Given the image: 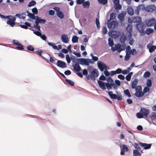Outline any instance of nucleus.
Listing matches in <instances>:
<instances>
[{"label":"nucleus","instance_id":"40","mask_svg":"<svg viewBox=\"0 0 156 156\" xmlns=\"http://www.w3.org/2000/svg\"><path fill=\"white\" fill-rule=\"evenodd\" d=\"M108 44L110 46H111L114 44V42L112 39L111 38H109L108 40Z\"/></svg>","mask_w":156,"mask_h":156},{"label":"nucleus","instance_id":"50","mask_svg":"<svg viewBox=\"0 0 156 156\" xmlns=\"http://www.w3.org/2000/svg\"><path fill=\"white\" fill-rule=\"evenodd\" d=\"M96 23L97 27L99 29L100 27V23L98 19V18H96Z\"/></svg>","mask_w":156,"mask_h":156},{"label":"nucleus","instance_id":"29","mask_svg":"<svg viewBox=\"0 0 156 156\" xmlns=\"http://www.w3.org/2000/svg\"><path fill=\"white\" fill-rule=\"evenodd\" d=\"M153 31H154L153 29H151V28H148L146 30L145 33L146 34L148 35V34H151L153 32Z\"/></svg>","mask_w":156,"mask_h":156},{"label":"nucleus","instance_id":"56","mask_svg":"<svg viewBox=\"0 0 156 156\" xmlns=\"http://www.w3.org/2000/svg\"><path fill=\"white\" fill-rule=\"evenodd\" d=\"M66 81L70 85H73L74 83L73 81H72L68 79H66Z\"/></svg>","mask_w":156,"mask_h":156},{"label":"nucleus","instance_id":"39","mask_svg":"<svg viewBox=\"0 0 156 156\" xmlns=\"http://www.w3.org/2000/svg\"><path fill=\"white\" fill-rule=\"evenodd\" d=\"M120 41L122 43H124L126 40V37L124 35H122L120 37Z\"/></svg>","mask_w":156,"mask_h":156},{"label":"nucleus","instance_id":"62","mask_svg":"<svg viewBox=\"0 0 156 156\" xmlns=\"http://www.w3.org/2000/svg\"><path fill=\"white\" fill-rule=\"evenodd\" d=\"M115 18V14L114 13H112L110 15V19L113 20Z\"/></svg>","mask_w":156,"mask_h":156},{"label":"nucleus","instance_id":"15","mask_svg":"<svg viewBox=\"0 0 156 156\" xmlns=\"http://www.w3.org/2000/svg\"><path fill=\"white\" fill-rule=\"evenodd\" d=\"M126 30L128 31V37L127 38H130L131 37L132 34L131 31L132 30V26L131 25H128L126 27Z\"/></svg>","mask_w":156,"mask_h":156},{"label":"nucleus","instance_id":"14","mask_svg":"<svg viewBox=\"0 0 156 156\" xmlns=\"http://www.w3.org/2000/svg\"><path fill=\"white\" fill-rule=\"evenodd\" d=\"M57 65L59 67L63 69L67 67L65 62L59 60L57 61Z\"/></svg>","mask_w":156,"mask_h":156},{"label":"nucleus","instance_id":"19","mask_svg":"<svg viewBox=\"0 0 156 156\" xmlns=\"http://www.w3.org/2000/svg\"><path fill=\"white\" fill-rule=\"evenodd\" d=\"M117 45V51L118 52H120L125 50L126 48V45H125L120 44H118Z\"/></svg>","mask_w":156,"mask_h":156},{"label":"nucleus","instance_id":"58","mask_svg":"<svg viewBox=\"0 0 156 156\" xmlns=\"http://www.w3.org/2000/svg\"><path fill=\"white\" fill-rule=\"evenodd\" d=\"M115 7L116 9H120L121 8V6L119 3L115 5Z\"/></svg>","mask_w":156,"mask_h":156},{"label":"nucleus","instance_id":"21","mask_svg":"<svg viewBox=\"0 0 156 156\" xmlns=\"http://www.w3.org/2000/svg\"><path fill=\"white\" fill-rule=\"evenodd\" d=\"M37 18L35 20V23H37L38 24L39 23H44L45 22V20H44L41 19L40 18L38 17L37 16Z\"/></svg>","mask_w":156,"mask_h":156},{"label":"nucleus","instance_id":"6","mask_svg":"<svg viewBox=\"0 0 156 156\" xmlns=\"http://www.w3.org/2000/svg\"><path fill=\"white\" fill-rule=\"evenodd\" d=\"M108 34L109 36L112 38H117L119 36V32L117 31H112L108 32Z\"/></svg>","mask_w":156,"mask_h":156},{"label":"nucleus","instance_id":"41","mask_svg":"<svg viewBox=\"0 0 156 156\" xmlns=\"http://www.w3.org/2000/svg\"><path fill=\"white\" fill-rule=\"evenodd\" d=\"M99 3L103 5H105L107 2V0H98Z\"/></svg>","mask_w":156,"mask_h":156},{"label":"nucleus","instance_id":"37","mask_svg":"<svg viewBox=\"0 0 156 156\" xmlns=\"http://www.w3.org/2000/svg\"><path fill=\"white\" fill-rule=\"evenodd\" d=\"M23 13H22L21 14H16L15 16L17 17H18V18H19L20 19H25V17L24 16H23Z\"/></svg>","mask_w":156,"mask_h":156},{"label":"nucleus","instance_id":"34","mask_svg":"<svg viewBox=\"0 0 156 156\" xmlns=\"http://www.w3.org/2000/svg\"><path fill=\"white\" fill-rule=\"evenodd\" d=\"M7 23L12 27H13L15 24V23L14 22L10 20H8L7 22Z\"/></svg>","mask_w":156,"mask_h":156},{"label":"nucleus","instance_id":"30","mask_svg":"<svg viewBox=\"0 0 156 156\" xmlns=\"http://www.w3.org/2000/svg\"><path fill=\"white\" fill-rule=\"evenodd\" d=\"M48 44L49 45L52 47L54 49H57V46L55 45V44L49 42H48Z\"/></svg>","mask_w":156,"mask_h":156},{"label":"nucleus","instance_id":"4","mask_svg":"<svg viewBox=\"0 0 156 156\" xmlns=\"http://www.w3.org/2000/svg\"><path fill=\"white\" fill-rule=\"evenodd\" d=\"M145 24L148 27L154 26L156 24V20L154 18L147 19L145 21Z\"/></svg>","mask_w":156,"mask_h":156},{"label":"nucleus","instance_id":"23","mask_svg":"<svg viewBox=\"0 0 156 156\" xmlns=\"http://www.w3.org/2000/svg\"><path fill=\"white\" fill-rule=\"evenodd\" d=\"M135 95L137 97H141L144 95V93L142 90L138 91L136 92Z\"/></svg>","mask_w":156,"mask_h":156},{"label":"nucleus","instance_id":"11","mask_svg":"<svg viewBox=\"0 0 156 156\" xmlns=\"http://www.w3.org/2000/svg\"><path fill=\"white\" fill-rule=\"evenodd\" d=\"M140 112H141L145 117L147 118L149 112V111L148 109H146L144 108L141 109Z\"/></svg>","mask_w":156,"mask_h":156},{"label":"nucleus","instance_id":"36","mask_svg":"<svg viewBox=\"0 0 156 156\" xmlns=\"http://www.w3.org/2000/svg\"><path fill=\"white\" fill-rule=\"evenodd\" d=\"M27 16L30 18L33 19H35V16L33 14L30 13L28 12H27Z\"/></svg>","mask_w":156,"mask_h":156},{"label":"nucleus","instance_id":"35","mask_svg":"<svg viewBox=\"0 0 156 156\" xmlns=\"http://www.w3.org/2000/svg\"><path fill=\"white\" fill-rule=\"evenodd\" d=\"M107 81H108V83H109L111 84H112L114 83V81L112 79L111 77H108L106 79Z\"/></svg>","mask_w":156,"mask_h":156},{"label":"nucleus","instance_id":"10","mask_svg":"<svg viewBox=\"0 0 156 156\" xmlns=\"http://www.w3.org/2000/svg\"><path fill=\"white\" fill-rule=\"evenodd\" d=\"M137 144H139V146H140L142 147L144 149H150L152 145L151 144H147L141 142L137 143Z\"/></svg>","mask_w":156,"mask_h":156},{"label":"nucleus","instance_id":"26","mask_svg":"<svg viewBox=\"0 0 156 156\" xmlns=\"http://www.w3.org/2000/svg\"><path fill=\"white\" fill-rule=\"evenodd\" d=\"M25 25H20V26L22 28L27 29V27H30L31 25L29 23L26 22L24 23Z\"/></svg>","mask_w":156,"mask_h":156},{"label":"nucleus","instance_id":"16","mask_svg":"<svg viewBox=\"0 0 156 156\" xmlns=\"http://www.w3.org/2000/svg\"><path fill=\"white\" fill-rule=\"evenodd\" d=\"M122 148L121 149L120 154L122 155H124L125 151H129V148L127 146L124 144H123L122 146Z\"/></svg>","mask_w":156,"mask_h":156},{"label":"nucleus","instance_id":"47","mask_svg":"<svg viewBox=\"0 0 156 156\" xmlns=\"http://www.w3.org/2000/svg\"><path fill=\"white\" fill-rule=\"evenodd\" d=\"M147 85L148 87H150L152 85V83L151 80L150 79H148L147 81Z\"/></svg>","mask_w":156,"mask_h":156},{"label":"nucleus","instance_id":"48","mask_svg":"<svg viewBox=\"0 0 156 156\" xmlns=\"http://www.w3.org/2000/svg\"><path fill=\"white\" fill-rule=\"evenodd\" d=\"M36 4V2L34 1H32L29 3L28 4L29 7H30Z\"/></svg>","mask_w":156,"mask_h":156},{"label":"nucleus","instance_id":"51","mask_svg":"<svg viewBox=\"0 0 156 156\" xmlns=\"http://www.w3.org/2000/svg\"><path fill=\"white\" fill-rule=\"evenodd\" d=\"M136 116L139 118H142L143 117V115L141 112L137 113L136 114Z\"/></svg>","mask_w":156,"mask_h":156},{"label":"nucleus","instance_id":"28","mask_svg":"<svg viewBox=\"0 0 156 156\" xmlns=\"http://www.w3.org/2000/svg\"><path fill=\"white\" fill-rule=\"evenodd\" d=\"M108 93L111 98L114 99H116V98L117 95L115 94H112V91H109Z\"/></svg>","mask_w":156,"mask_h":156},{"label":"nucleus","instance_id":"49","mask_svg":"<svg viewBox=\"0 0 156 156\" xmlns=\"http://www.w3.org/2000/svg\"><path fill=\"white\" fill-rule=\"evenodd\" d=\"M16 48L19 50H22L23 49V46L20 44L18 45V46L16 47Z\"/></svg>","mask_w":156,"mask_h":156},{"label":"nucleus","instance_id":"3","mask_svg":"<svg viewBox=\"0 0 156 156\" xmlns=\"http://www.w3.org/2000/svg\"><path fill=\"white\" fill-rule=\"evenodd\" d=\"M98 66L100 70L102 71L104 70H108L109 69V67L107 66L103 62L99 61L98 62Z\"/></svg>","mask_w":156,"mask_h":156},{"label":"nucleus","instance_id":"24","mask_svg":"<svg viewBox=\"0 0 156 156\" xmlns=\"http://www.w3.org/2000/svg\"><path fill=\"white\" fill-rule=\"evenodd\" d=\"M127 10L128 13L129 15L132 16L134 14V10L132 7L130 6L128 7Z\"/></svg>","mask_w":156,"mask_h":156},{"label":"nucleus","instance_id":"18","mask_svg":"<svg viewBox=\"0 0 156 156\" xmlns=\"http://www.w3.org/2000/svg\"><path fill=\"white\" fill-rule=\"evenodd\" d=\"M98 83L101 88L103 90L106 89L105 83V82L101 80H98Z\"/></svg>","mask_w":156,"mask_h":156},{"label":"nucleus","instance_id":"55","mask_svg":"<svg viewBox=\"0 0 156 156\" xmlns=\"http://www.w3.org/2000/svg\"><path fill=\"white\" fill-rule=\"evenodd\" d=\"M107 31L106 27H103L102 32L103 34H106L107 33Z\"/></svg>","mask_w":156,"mask_h":156},{"label":"nucleus","instance_id":"31","mask_svg":"<svg viewBox=\"0 0 156 156\" xmlns=\"http://www.w3.org/2000/svg\"><path fill=\"white\" fill-rule=\"evenodd\" d=\"M83 5L84 7L88 8L90 5V2L88 1H86L83 2Z\"/></svg>","mask_w":156,"mask_h":156},{"label":"nucleus","instance_id":"2","mask_svg":"<svg viewBox=\"0 0 156 156\" xmlns=\"http://www.w3.org/2000/svg\"><path fill=\"white\" fill-rule=\"evenodd\" d=\"M77 61L79 63L82 65H89L90 63H93V61L92 59L87 58H78Z\"/></svg>","mask_w":156,"mask_h":156},{"label":"nucleus","instance_id":"25","mask_svg":"<svg viewBox=\"0 0 156 156\" xmlns=\"http://www.w3.org/2000/svg\"><path fill=\"white\" fill-rule=\"evenodd\" d=\"M138 82V80L137 79H135L132 82L131 87L132 88H135L137 83Z\"/></svg>","mask_w":156,"mask_h":156},{"label":"nucleus","instance_id":"42","mask_svg":"<svg viewBox=\"0 0 156 156\" xmlns=\"http://www.w3.org/2000/svg\"><path fill=\"white\" fill-rule=\"evenodd\" d=\"M106 86L108 90H111L112 89V85L109 83H105Z\"/></svg>","mask_w":156,"mask_h":156},{"label":"nucleus","instance_id":"17","mask_svg":"<svg viewBox=\"0 0 156 156\" xmlns=\"http://www.w3.org/2000/svg\"><path fill=\"white\" fill-rule=\"evenodd\" d=\"M72 66L74 70L76 72H79L81 70V69L80 66L79 64L76 63L73 65Z\"/></svg>","mask_w":156,"mask_h":156},{"label":"nucleus","instance_id":"32","mask_svg":"<svg viewBox=\"0 0 156 156\" xmlns=\"http://www.w3.org/2000/svg\"><path fill=\"white\" fill-rule=\"evenodd\" d=\"M78 39V37L76 36H73L72 38V42L74 43L77 42Z\"/></svg>","mask_w":156,"mask_h":156},{"label":"nucleus","instance_id":"13","mask_svg":"<svg viewBox=\"0 0 156 156\" xmlns=\"http://www.w3.org/2000/svg\"><path fill=\"white\" fill-rule=\"evenodd\" d=\"M61 39L63 42L64 43H67L69 41V38L67 35L65 34L62 35Z\"/></svg>","mask_w":156,"mask_h":156},{"label":"nucleus","instance_id":"12","mask_svg":"<svg viewBox=\"0 0 156 156\" xmlns=\"http://www.w3.org/2000/svg\"><path fill=\"white\" fill-rule=\"evenodd\" d=\"M126 14V12L124 11H122L121 13L119 14L118 15V18L121 22H122L124 21L125 19V16Z\"/></svg>","mask_w":156,"mask_h":156},{"label":"nucleus","instance_id":"9","mask_svg":"<svg viewBox=\"0 0 156 156\" xmlns=\"http://www.w3.org/2000/svg\"><path fill=\"white\" fill-rule=\"evenodd\" d=\"M145 9L147 12H152L156 9V7L154 5H151L147 6Z\"/></svg>","mask_w":156,"mask_h":156},{"label":"nucleus","instance_id":"63","mask_svg":"<svg viewBox=\"0 0 156 156\" xmlns=\"http://www.w3.org/2000/svg\"><path fill=\"white\" fill-rule=\"evenodd\" d=\"M27 48V49L30 51H33L34 50V48L31 45H28Z\"/></svg>","mask_w":156,"mask_h":156},{"label":"nucleus","instance_id":"43","mask_svg":"<svg viewBox=\"0 0 156 156\" xmlns=\"http://www.w3.org/2000/svg\"><path fill=\"white\" fill-rule=\"evenodd\" d=\"M124 93L125 94L127 95L129 97L131 96V94L128 90L127 89L124 91Z\"/></svg>","mask_w":156,"mask_h":156},{"label":"nucleus","instance_id":"61","mask_svg":"<svg viewBox=\"0 0 156 156\" xmlns=\"http://www.w3.org/2000/svg\"><path fill=\"white\" fill-rule=\"evenodd\" d=\"M73 53L78 57H80L81 56L80 53V52H77L75 51H73Z\"/></svg>","mask_w":156,"mask_h":156},{"label":"nucleus","instance_id":"57","mask_svg":"<svg viewBox=\"0 0 156 156\" xmlns=\"http://www.w3.org/2000/svg\"><path fill=\"white\" fill-rule=\"evenodd\" d=\"M136 91L142 90V87L140 86H138L135 88Z\"/></svg>","mask_w":156,"mask_h":156},{"label":"nucleus","instance_id":"53","mask_svg":"<svg viewBox=\"0 0 156 156\" xmlns=\"http://www.w3.org/2000/svg\"><path fill=\"white\" fill-rule=\"evenodd\" d=\"M16 19V18L15 17L12 16H9V17L8 18V20H10L14 22L15 21Z\"/></svg>","mask_w":156,"mask_h":156},{"label":"nucleus","instance_id":"52","mask_svg":"<svg viewBox=\"0 0 156 156\" xmlns=\"http://www.w3.org/2000/svg\"><path fill=\"white\" fill-rule=\"evenodd\" d=\"M32 12L34 14L36 15L38 13V10L35 7L32 9Z\"/></svg>","mask_w":156,"mask_h":156},{"label":"nucleus","instance_id":"8","mask_svg":"<svg viewBox=\"0 0 156 156\" xmlns=\"http://www.w3.org/2000/svg\"><path fill=\"white\" fill-rule=\"evenodd\" d=\"M153 42L152 41L147 46V48L148 49L150 53L152 52L156 49V46L154 45H153Z\"/></svg>","mask_w":156,"mask_h":156},{"label":"nucleus","instance_id":"33","mask_svg":"<svg viewBox=\"0 0 156 156\" xmlns=\"http://www.w3.org/2000/svg\"><path fill=\"white\" fill-rule=\"evenodd\" d=\"M57 15L61 19H62L64 18V14L61 11H58L57 12Z\"/></svg>","mask_w":156,"mask_h":156},{"label":"nucleus","instance_id":"38","mask_svg":"<svg viewBox=\"0 0 156 156\" xmlns=\"http://www.w3.org/2000/svg\"><path fill=\"white\" fill-rule=\"evenodd\" d=\"M111 49L112 51H114L116 50H117L118 45H117L113 44L112 46H111Z\"/></svg>","mask_w":156,"mask_h":156},{"label":"nucleus","instance_id":"64","mask_svg":"<svg viewBox=\"0 0 156 156\" xmlns=\"http://www.w3.org/2000/svg\"><path fill=\"white\" fill-rule=\"evenodd\" d=\"M150 90L149 88L147 87H145L144 89V93H146L149 91Z\"/></svg>","mask_w":156,"mask_h":156},{"label":"nucleus","instance_id":"22","mask_svg":"<svg viewBox=\"0 0 156 156\" xmlns=\"http://www.w3.org/2000/svg\"><path fill=\"white\" fill-rule=\"evenodd\" d=\"M91 76L93 77H97L98 74V71L97 69H94L91 72Z\"/></svg>","mask_w":156,"mask_h":156},{"label":"nucleus","instance_id":"27","mask_svg":"<svg viewBox=\"0 0 156 156\" xmlns=\"http://www.w3.org/2000/svg\"><path fill=\"white\" fill-rule=\"evenodd\" d=\"M150 117L152 120L156 119V113L154 112H152L150 115Z\"/></svg>","mask_w":156,"mask_h":156},{"label":"nucleus","instance_id":"1","mask_svg":"<svg viewBox=\"0 0 156 156\" xmlns=\"http://www.w3.org/2000/svg\"><path fill=\"white\" fill-rule=\"evenodd\" d=\"M135 149L133 150V156H141L143 151L141 150V148L137 143H134L133 145Z\"/></svg>","mask_w":156,"mask_h":156},{"label":"nucleus","instance_id":"20","mask_svg":"<svg viewBox=\"0 0 156 156\" xmlns=\"http://www.w3.org/2000/svg\"><path fill=\"white\" fill-rule=\"evenodd\" d=\"M133 23H139L141 22V18L140 16L133 17Z\"/></svg>","mask_w":156,"mask_h":156},{"label":"nucleus","instance_id":"44","mask_svg":"<svg viewBox=\"0 0 156 156\" xmlns=\"http://www.w3.org/2000/svg\"><path fill=\"white\" fill-rule=\"evenodd\" d=\"M130 53L126 52V55L125 58V60L127 61L129 59L130 57Z\"/></svg>","mask_w":156,"mask_h":156},{"label":"nucleus","instance_id":"46","mask_svg":"<svg viewBox=\"0 0 156 156\" xmlns=\"http://www.w3.org/2000/svg\"><path fill=\"white\" fill-rule=\"evenodd\" d=\"M150 75V73L148 71L145 72L143 76L144 77H147Z\"/></svg>","mask_w":156,"mask_h":156},{"label":"nucleus","instance_id":"59","mask_svg":"<svg viewBox=\"0 0 156 156\" xmlns=\"http://www.w3.org/2000/svg\"><path fill=\"white\" fill-rule=\"evenodd\" d=\"M36 53L37 54L40 56H41V53L42 52V51L41 50H38L35 51Z\"/></svg>","mask_w":156,"mask_h":156},{"label":"nucleus","instance_id":"5","mask_svg":"<svg viewBox=\"0 0 156 156\" xmlns=\"http://www.w3.org/2000/svg\"><path fill=\"white\" fill-rule=\"evenodd\" d=\"M107 25L108 28L112 29L117 26L118 23L115 21L110 22V21L108 20L107 22Z\"/></svg>","mask_w":156,"mask_h":156},{"label":"nucleus","instance_id":"7","mask_svg":"<svg viewBox=\"0 0 156 156\" xmlns=\"http://www.w3.org/2000/svg\"><path fill=\"white\" fill-rule=\"evenodd\" d=\"M144 24L142 22L136 24V28L141 33H144Z\"/></svg>","mask_w":156,"mask_h":156},{"label":"nucleus","instance_id":"45","mask_svg":"<svg viewBox=\"0 0 156 156\" xmlns=\"http://www.w3.org/2000/svg\"><path fill=\"white\" fill-rule=\"evenodd\" d=\"M66 58L67 62L69 63L71 62V59L69 55L67 54L66 55Z\"/></svg>","mask_w":156,"mask_h":156},{"label":"nucleus","instance_id":"60","mask_svg":"<svg viewBox=\"0 0 156 156\" xmlns=\"http://www.w3.org/2000/svg\"><path fill=\"white\" fill-rule=\"evenodd\" d=\"M38 24L37 23H34V27H36L37 29L38 30L40 31L41 30H40V27L39 26H38Z\"/></svg>","mask_w":156,"mask_h":156},{"label":"nucleus","instance_id":"54","mask_svg":"<svg viewBox=\"0 0 156 156\" xmlns=\"http://www.w3.org/2000/svg\"><path fill=\"white\" fill-rule=\"evenodd\" d=\"M90 55L92 58V60L96 61H97L98 60V58L97 57L94 56L92 54H90Z\"/></svg>","mask_w":156,"mask_h":156}]
</instances>
